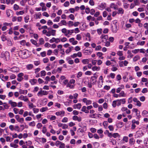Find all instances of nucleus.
Segmentation results:
<instances>
[{
    "label": "nucleus",
    "mask_w": 148,
    "mask_h": 148,
    "mask_svg": "<svg viewBox=\"0 0 148 148\" xmlns=\"http://www.w3.org/2000/svg\"><path fill=\"white\" fill-rule=\"evenodd\" d=\"M94 76L91 77L90 82L93 85L95 84L97 82V76H96V73H95L94 74Z\"/></svg>",
    "instance_id": "1"
},
{
    "label": "nucleus",
    "mask_w": 148,
    "mask_h": 148,
    "mask_svg": "<svg viewBox=\"0 0 148 148\" xmlns=\"http://www.w3.org/2000/svg\"><path fill=\"white\" fill-rule=\"evenodd\" d=\"M47 94V92L45 90H40L37 94L38 97H42L43 95H46Z\"/></svg>",
    "instance_id": "2"
},
{
    "label": "nucleus",
    "mask_w": 148,
    "mask_h": 148,
    "mask_svg": "<svg viewBox=\"0 0 148 148\" xmlns=\"http://www.w3.org/2000/svg\"><path fill=\"white\" fill-rule=\"evenodd\" d=\"M8 70L13 73H17L19 71V69L18 67L14 66L12 68H10Z\"/></svg>",
    "instance_id": "3"
},
{
    "label": "nucleus",
    "mask_w": 148,
    "mask_h": 148,
    "mask_svg": "<svg viewBox=\"0 0 148 148\" xmlns=\"http://www.w3.org/2000/svg\"><path fill=\"white\" fill-rule=\"evenodd\" d=\"M100 38L102 39L101 42H104L107 41L108 38V36L107 35L102 34L100 36Z\"/></svg>",
    "instance_id": "4"
},
{
    "label": "nucleus",
    "mask_w": 148,
    "mask_h": 148,
    "mask_svg": "<svg viewBox=\"0 0 148 148\" xmlns=\"http://www.w3.org/2000/svg\"><path fill=\"white\" fill-rule=\"evenodd\" d=\"M18 99L24 101L25 102H28L29 101L28 99L26 96H24L23 95H21L18 98Z\"/></svg>",
    "instance_id": "5"
},
{
    "label": "nucleus",
    "mask_w": 148,
    "mask_h": 148,
    "mask_svg": "<svg viewBox=\"0 0 148 148\" xmlns=\"http://www.w3.org/2000/svg\"><path fill=\"white\" fill-rule=\"evenodd\" d=\"M6 13L8 17L11 16L13 15V12L10 9L6 10Z\"/></svg>",
    "instance_id": "6"
},
{
    "label": "nucleus",
    "mask_w": 148,
    "mask_h": 148,
    "mask_svg": "<svg viewBox=\"0 0 148 148\" xmlns=\"http://www.w3.org/2000/svg\"><path fill=\"white\" fill-rule=\"evenodd\" d=\"M133 101L134 102L136 103V104H135L136 105L139 107L141 106V103L137 98H134L133 99Z\"/></svg>",
    "instance_id": "7"
},
{
    "label": "nucleus",
    "mask_w": 148,
    "mask_h": 148,
    "mask_svg": "<svg viewBox=\"0 0 148 148\" xmlns=\"http://www.w3.org/2000/svg\"><path fill=\"white\" fill-rule=\"evenodd\" d=\"M42 16V14L40 12H39L35 13L34 16V17L35 19H40Z\"/></svg>",
    "instance_id": "8"
},
{
    "label": "nucleus",
    "mask_w": 148,
    "mask_h": 148,
    "mask_svg": "<svg viewBox=\"0 0 148 148\" xmlns=\"http://www.w3.org/2000/svg\"><path fill=\"white\" fill-rule=\"evenodd\" d=\"M40 6L42 7V11H45L46 10L47 7L45 6V4L43 2H41L40 4Z\"/></svg>",
    "instance_id": "9"
},
{
    "label": "nucleus",
    "mask_w": 148,
    "mask_h": 148,
    "mask_svg": "<svg viewBox=\"0 0 148 148\" xmlns=\"http://www.w3.org/2000/svg\"><path fill=\"white\" fill-rule=\"evenodd\" d=\"M8 103L10 104L11 107H15L17 106V103L16 102L13 101L12 100H9L8 101Z\"/></svg>",
    "instance_id": "10"
},
{
    "label": "nucleus",
    "mask_w": 148,
    "mask_h": 148,
    "mask_svg": "<svg viewBox=\"0 0 148 148\" xmlns=\"http://www.w3.org/2000/svg\"><path fill=\"white\" fill-rule=\"evenodd\" d=\"M58 25L60 26H62V25L66 26L67 25V23L65 20H62L58 23Z\"/></svg>",
    "instance_id": "11"
},
{
    "label": "nucleus",
    "mask_w": 148,
    "mask_h": 148,
    "mask_svg": "<svg viewBox=\"0 0 148 148\" xmlns=\"http://www.w3.org/2000/svg\"><path fill=\"white\" fill-rule=\"evenodd\" d=\"M135 143V140L133 138H131L129 140V144L130 146L134 145Z\"/></svg>",
    "instance_id": "12"
},
{
    "label": "nucleus",
    "mask_w": 148,
    "mask_h": 148,
    "mask_svg": "<svg viewBox=\"0 0 148 148\" xmlns=\"http://www.w3.org/2000/svg\"><path fill=\"white\" fill-rule=\"evenodd\" d=\"M65 112L63 111L57 112L56 113V114L57 116H62L64 115Z\"/></svg>",
    "instance_id": "13"
},
{
    "label": "nucleus",
    "mask_w": 148,
    "mask_h": 148,
    "mask_svg": "<svg viewBox=\"0 0 148 148\" xmlns=\"http://www.w3.org/2000/svg\"><path fill=\"white\" fill-rule=\"evenodd\" d=\"M82 105L80 103H78L77 104H74L73 106V107L74 109H80Z\"/></svg>",
    "instance_id": "14"
},
{
    "label": "nucleus",
    "mask_w": 148,
    "mask_h": 148,
    "mask_svg": "<svg viewBox=\"0 0 148 148\" xmlns=\"http://www.w3.org/2000/svg\"><path fill=\"white\" fill-rule=\"evenodd\" d=\"M73 119L74 120L77 121L78 122H80L82 121V118L81 117H79L75 115L73 116Z\"/></svg>",
    "instance_id": "15"
},
{
    "label": "nucleus",
    "mask_w": 148,
    "mask_h": 148,
    "mask_svg": "<svg viewBox=\"0 0 148 148\" xmlns=\"http://www.w3.org/2000/svg\"><path fill=\"white\" fill-rule=\"evenodd\" d=\"M106 5V4L105 3H102L98 5V7L100 8L101 9L103 10L105 8Z\"/></svg>",
    "instance_id": "16"
},
{
    "label": "nucleus",
    "mask_w": 148,
    "mask_h": 148,
    "mask_svg": "<svg viewBox=\"0 0 148 148\" xmlns=\"http://www.w3.org/2000/svg\"><path fill=\"white\" fill-rule=\"evenodd\" d=\"M81 111L82 112H84L86 113H89V111L87 109V107L85 106H84L82 107Z\"/></svg>",
    "instance_id": "17"
},
{
    "label": "nucleus",
    "mask_w": 148,
    "mask_h": 148,
    "mask_svg": "<svg viewBox=\"0 0 148 148\" xmlns=\"http://www.w3.org/2000/svg\"><path fill=\"white\" fill-rule=\"evenodd\" d=\"M27 92V90H22V89H20L19 90V92L20 94H23L26 95Z\"/></svg>",
    "instance_id": "18"
},
{
    "label": "nucleus",
    "mask_w": 148,
    "mask_h": 148,
    "mask_svg": "<svg viewBox=\"0 0 148 148\" xmlns=\"http://www.w3.org/2000/svg\"><path fill=\"white\" fill-rule=\"evenodd\" d=\"M100 69V68L99 66H95L92 67V70L93 71H99Z\"/></svg>",
    "instance_id": "19"
},
{
    "label": "nucleus",
    "mask_w": 148,
    "mask_h": 148,
    "mask_svg": "<svg viewBox=\"0 0 148 148\" xmlns=\"http://www.w3.org/2000/svg\"><path fill=\"white\" fill-rule=\"evenodd\" d=\"M74 30H68L67 32V34H65L66 36H67L68 34L71 35L74 32Z\"/></svg>",
    "instance_id": "20"
},
{
    "label": "nucleus",
    "mask_w": 148,
    "mask_h": 148,
    "mask_svg": "<svg viewBox=\"0 0 148 148\" xmlns=\"http://www.w3.org/2000/svg\"><path fill=\"white\" fill-rule=\"evenodd\" d=\"M29 82L32 85H34L36 83L37 80L35 79H32L30 80Z\"/></svg>",
    "instance_id": "21"
},
{
    "label": "nucleus",
    "mask_w": 148,
    "mask_h": 148,
    "mask_svg": "<svg viewBox=\"0 0 148 148\" xmlns=\"http://www.w3.org/2000/svg\"><path fill=\"white\" fill-rule=\"evenodd\" d=\"M26 67L27 70H31L33 68V65L31 64H27L26 65Z\"/></svg>",
    "instance_id": "22"
},
{
    "label": "nucleus",
    "mask_w": 148,
    "mask_h": 148,
    "mask_svg": "<svg viewBox=\"0 0 148 148\" xmlns=\"http://www.w3.org/2000/svg\"><path fill=\"white\" fill-rule=\"evenodd\" d=\"M3 106L4 108H3V109H4V110L5 109H8L10 106L8 105V104L6 102H5L3 103Z\"/></svg>",
    "instance_id": "23"
},
{
    "label": "nucleus",
    "mask_w": 148,
    "mask_h": 148,
    "mask_svg": "<svg viewBox=\"0 0 148 148\" xmlns=\"http://www.w3.org/2000/svg\"><path fill=\"white\" fill-rule=\"evenodd\" d=\"M73 48V46L69 47L65 51V52L66 54H68L69 53L71 52L72 50V49Z\"/></svg>",
    "instance_id": "24"
},
{
    "label": "nucleus",
    "mask_w": 148,
    "mask_h": 148,
    "mask_svg": "<svg viewBox=\"0 0 148 148\" xmlns=\"http://www.w3.org/2000/svg\"><path fill=\"white\" fill-rule=\"evenodd\" d=\"M29 16L28 15H27L24 17L25 22V23H27L28 22L29 20Z\"/></svg>",
    "instance_id": "25"
},
{
    "label": "nucleus",
    "mask_w": 148,
    "mask_h": 148,
    "mask_svg": "<svg viewBox=\"0 0 148 148\" xmlns=\"http://www.w3.org/2000/svg\"><path fill=\"white\" fill-rule=\"evenodd\" d=\"M10 145L11 147H13L14 148H17L18 146V145L15 144L13 143H11Z\"/></svg>",
    "instance_id": "26"
},
{
    "label": "nucleus",
    "mask_w": 148,
    "mask_h": 148,
    "mask_svg": "<svg viewBox=\"0 0 148 148\" xmlns=\"http://www.w3.org/2000/svg\"><path fill=\"white\" fill-rule=\"evenodd\" d=\"M47 118L51 120H53L56 119V117L55 116L49 115L47 116Z\"/></svg>",
    "instance_id": "27"
},
{
    "label": "nucleus",
    "mask_w": 148,
    "mask_h": 148,
    "mask_svg": "<svg viewBox=\"0 0 148 148\" xmlns=\"http://www.w3.org/2000/svg\"><path fill=\"white\" fill-rule=\"evenodd\" d=\"M118 14H123L124 13V10L121 8H119L118 9Z\"/></svg>",
    "instance_id": "28"
},
{
    "label": "nucleus",
    "mask_w": 148,
    "mask_h": 148,
    "mask_svg": "<svg viewBox=\"0 0 148 148\" xmlns=\"http://www.w3.org/2000/svg\"><path fill=\"white\" fill-rule=\"evenodd\" d=\"M142 115L144 117H147L148 116V112L145 110L143 111Z\"/></svg>",
    "instance_id": "29"
},
{
    "label": "nucleus",
    "mask_w": 148,
    "mask_h": 148,
    "mask_svg": "<svg viewBox=\"0 0 148 148\" xmlns=\"http://www.w3.org/2000/svg\"><path fill=\"white\" fill-rule=\"evenodd\" d=\"M89 116L91 118L95 119L97 117V114L94 113L92 114H90Z\"/></svg>",
    "instance_id": "30"
},
{
    "label": "nucleus",
    "mask_w": 148,
    "mask_h": 148,
    "mask_svg": "<svg viewBox=\"0 0 148 148\" xmlns=\"http://www.w3.org/2000/svg\"><path fill=\"white\" fill-rule=\"evenodd\" d=\"M24 13L23 10H21L19 11H17L16 12V14L17 15H22Z\"/></svg>",
    "instance_id": "31"
},
{
    "label": "nucleus",
    "mask_w": 148,
    "mask_h": 148,
    "mask_svg": "<svg viewBox=\"0 0 148 148\" xmlns=\"http://www.w3.org/2000/svg\"><path fill=\"white\" fill-rule=\"evenodd\" d=\"M74 86V85H72L69 82H68L66 85L67 87H69L71 89L73 88Z\"/></svg>",
    "instance_id": "32"
},
{
    "label": "nucleus",
    "mask_w": 148,
    "mask_h": 148,
    "mask_svg": "<svg viewBox=\"0 0 148 148\" xmlns=\"http://www.w3.org/2000/svg\"><path fill=\"white\" fill-rule=\"evenodd\" d=\"M13 9L14 10H17L19 8V6L17 4H14L13 6Z\"/></svg>",
    "instance_id": "33"
},
{
    "label": "nucleus",
    "mask_w": 148,
    "mask_h": 148,
    "mask_svg": "<svg viewBox=\"0 0 148 148\" xmlns=\"http://www.w3.org/2000/svg\"><path fill=\"white\" fill-rule=\"evenodd\" d=\"M22 46H25V45L26 41L25 40H22L18 42Z\"/></svg>",
    "instance_id": "34"
},
{
    "label": "nucleus",
    "mask_w": 148,
    "mask_h": 148,
    "mask_svg": "<svg viewBox=\"0 0 148 148\" xmlns=\"http://www.w3.org/2000/svg\"><path fill=\"white\" fill-rule=\"evenodd\" d=\"M82 62L84 64H88L89 63V60L88 59H83Z\"/></svg>",
    "instance_id": "35"
},
{
    "label": "nucleus",
    "mask_w": 148,
    "mask_h": 148,
    "mask_svg": "<svg viewBox=\"0 0 148 148\" xmlns=\"http://www.w3.org/2000/svg\"><path fill=\"white\" fill-rule=\"evenodd\" d=\"M51 35L55 36L56 34V31L54 29H52L51 31H49Z\"/></svg>",
    "instance_id": "36"
},
{
    "label": "nucleus",
    "mask_w": 148,
    "mask_h": 148,
    "mask_svg": "<svg viewBox=\"0 0 148 148\" xmlns=\"http://www.w3.org/2000/svg\"><path fill=\"white\" fill-rule=\"evenodd\" d=\"M67 23V24L69 27L73 26V22L71 21H69Z\"/></svg>",
    "instance_id": "37"
},
{
    "label": "nucleus",
    "mask_w": 148,
    "mask_h": 148,
    "mask_svg": "<svg viewBox=\"0 0 148 148\" xmlns=\"http://www.w3.org/2000/svg\"><path fill=\"white\" fill-rule=\"evenodd\" d=\"M116 126L118 128H121L123 126V122H120L116 124Z\"/></svg>",
    "instance_id": "38"
},
{
    "label": "nucleus",
    "mask_w": 148,
    "mask_h": 148,
    "mask_svg": "<svg viewBox=\"0 0 148 148\" xmlns=\"http://www.w3.org/2000/svg\"><path fill=\"white\" fill-rule=\"evenodd\" d=\"M14 130L15 131H16L17 132H19L21 131V130L20 129L19 127L17 125H16L14 126Z\"/></svg>",
    "instance_id": "39"
},
{
    "label": "nucleus",
    "mask_w": 148,
    "mask_h": 148,
    "mask_svg": "<svg viewBox=\"0 0 148 148\" xmlns=\"http://www.w3.org/2000/svg\"><path fill=\"white\" fill-rule=\"evenodd\" d=\"M140 57L139 56L137 55L135 56L133 60L134 62H136L138 60H139Z\"/></svg>",
    "instance_id": "40"
},
{
    "label": "nucleus",
    "mask_w": 148,
    "mask_h": 148,
    "mask_svg": "<svg viewBox=\"0 0 148 148\" xmlns=\"http://www.w3.org/2000/svg\"><path fill=\"white\" fill-rule=\"evenodd\" d=\"M28 101V106L29 108L30 109H31L32 108H33L34 106L32 103L30 102L29 101Z\"/></svg>",
    "instance_id": "41"
},
{
    "label": "nucleus",
    "mask_w": 148,
    "mask_h": 148,
    "mask_svg": "<svg viewBox=\"0 0 148 148\" xmlns=\"http://www.w3.org/2000/svg\"><path fill=\"white\" fill-rule=\"evenodd\" d=\"M7 43L9 46H12L13 44V42L10 40H8L7 41Z\"/></svg>",
    "instance_id": "42"
},
{
    "label": "nucleus",
    "mask_w": 148,
    "mask_h": 148,
    "mask_svg": "<svg viewBox=\"0 0 148 148\" xmlns=\"http://www.w3.org/2000/svg\"><path fill=\"white\" fill-rule=\"evenodd\" d=\"M6 139V141L7 142H11V138L9 136H6L4 137Z\"/></svg>",
    "instance_id": "43"
},
{
    "label": "nucleus",
    "mask_w": 148,
    "mask_h": 148,
    "mask_svg": "<svg viewBox=\"0 0 148 148\" xmlns=\"http://www.w3.org/2000/svg\"><path fill=\"white\" fill-rule=\"evenodd\" d=\"M119 97H124L125 96V94L123 91H122L119 93Z\"/></svg>",
    "instance_id": "44"
},
{
    "label": "nucleus",
    "mask_w": 148,
    "mask_h": 148,
    "mask_svg": "<svg viewBox=\"0 0 148 148\" xmlns=\"http://www.w3.org/2000/svg\"><path fill=\"white\" fill-rule=\"evenodd\" d=\"M61 31L62 33L65 35L67 34V30L66 28H63L61 29Z\"/></svg>",
    "instance_id": "45"
},
{
    "label": "nucleus",
    "mask_w": 148,
    "mask_h": 148,
    "mask_svg": "<svg viewBox=\"0 0 148 148\" xmlns=\"http://www.w3.org/2000/svg\"><path fill=\"white\" fill-rule=\"evenodd\" d=\"M117 30V26L116 25H115L114 28L112 29V31L113 33H115L116 32Z\"/></svg>",
    "instance_id": "46"
},
{
    "label": "nucleus",
    "mask_w": 148,
    "mask_h": 148,
    "mask_svg": "<svg viewBox=\"0 0 148 148\" xmlns=\"http://www.w3.org/2000/svg\"><path fill=\"white\" fill-rule=\"evenodd\" d=\"M48 110V108L47 107H43L40 109V111L41 112H43Z\"/></svg>",
    "instance_id": "47"
},
{
    "label": "nucleus",
    "mask_w": 148,
    "mask_h": 148,
    "mask_svg": "<svg viewBox=\"0 0 148 148\" xmlns=\"http://www.w3.org/2000/svg\"><path fill=\"white\" fill-rule=\"evenodd\" d=\"M133 1L134 2V3L136 5H138L140 4L139 0H134Z\"/></svg>",
    "instance_id": "48"
},
{
    "label": "nucleus",
    "mask_w": 148,
    "mask_h": 148,
    "mask_svg": "<svg viewBox=\"0 0 148 148\" xmlns=\"http://www.w3.org/2000/svg\"><path fill=\"white\" fill-rule=\"evenodd\" d=\"M39 43L40 45H43L45 42V41L43 38H40L39 40Z\"/></svg>",
    "instance_id": "49"
},
{
    "label": "nucleus",
    "mask_w": 148,
    "mask_h": 148,
    "mask_svg": "<svg viewBox=\"0 0 148 148\" xmlns=\"http://www.w3.org/2000/svg\"><path fill=\"white\" fill-rule=\"evenodd\" d=\"M46 75V72L45 71H42L40 72V76L41 77L44 76Z\"/></svg>",
    "instance_id": "50"
},
{
    "label": "nucleus",
    "mask_w": 148,
    "mask_h": 148,
    "mask_svg": "<svg viewBox=\"0 0 148 148\" xmlns=\"http://www.w3.org/2000/svg\"><path fill=\"white\" fill-rule=\"evenodd\" d=\"M128 138L127 136H125L123 137L122 140L123 141L127 143L128 142Z\"/></svg>",
    "instance_id": "51"
},
{
    "label": "nucleus",
    "mask_w": 148,
    "mask_h": 148,
    "mask_svg": "<svg viewBox=\"0 0 148 148\" xmlns=\"http://www.w3.org/2000/svg\"><path fill=\"white\" fill-rule=\"evenodd\" d=\"M82 39V36L80 34H78L76 35V39L78 40H81Z\"/></svg>",
    "instance_id": "52"
},
{
    "label": "nucleus",
    "mask_w": 148,
    "mask_h": 148,
    "mask_svg": "<svg viewBox=\"0 0 148 148\" xmlns=\"http://www.w3.org/2000/svg\"><path fill=\"white\" fill-rule=\"evenodd\" d=\"M145 41H142L141 42H138L137 43V45H143L145 44Z\"/></svg>",
    "instance_id": "53"
},
{
    "label": "nucleus",
    "mask_w": 148,
    "mask_h": 148,
    "mask_svg": "<svg viewBox=\"0 0 148 148\" xmlns=\"http://www.w3.org/2000/svg\"><path fill=\"white\" fill-rule=\"evenodd\" d=\"M47 131V129L46 127L45 126H44L42 128V132L44 134H45Z\"/></svg>",
    "instance_id": "54"
},
{
    "label": "nucleus",
    "mask_w": 148,
    "mask_h": 148,
    "mask_svg": "<svg viewBox=\"0 0 148 148\" xmlns=\"http://www.w3.org/2000/svg\"><path fill=\"white\" fill-rule=\"evenodd\" d=\"M103 125L105 128L107 129L108 125V123L107 121H105L103 122Z\"/></svg>",
    "instance_id": "55"
},
{
    "label": "nucleus",
    "mask_w": 148,
    "mask_h": 148,
    "mask_svg": "<svg viewBox=\"0 0 148 148\" xmlns=\"http://www.w3.org/2000/svg\"><path fill=\"white\" fill-rule=\"evenodd\" d=\"M82 75V72L80 71L77 74V78H79V77H81Z\"/></svg>",
    "instance_id": "56"
},
{
    "label": "nucleus",
    "mask_w": 148,
    "mask_h": 148,
    "mask_svg": "<svg viewBox=\"0 0 148 148\" xmlns=\"http://www.w3.org/2000/svg\"><path fill=\"white\" fill-rule=\"evenodd\" d=\"M22 54L23 55V57L25 58H26L27 57V56L26 55V52L24 51H22Z\"/></svg>",
    "instance_id": "57"
},
{
    "label": "nucleus",
    "mask_w": 148,
    "mask_h": 148,
    "mask_svg": "<svg viewBox=\"0 0 148 148\" xmlns=\"http://www.w3.org/2000/svg\"><path fill=\"white\" fill-rule=\"evenodd\" d=\"M117 104V101L116 100L112 102V105L113 107L115 108Z\"/></svg>",
    "instance_id": "58"
},
{
    "label": "nucleus",
    "mask_w": 148,
    "mask_h": 148,
    "mask_svg": "<svg viewBox=\"0 0 148 148\" xmlns=\"http://www.w3.org/2000/svg\"><path fill=\"white\" fill-rule=\"evenodd\" d=\"M60 16H57L55 19L53 20L54 22H58L60 20Z\"/></svg>",
    "instance_id": "59"
},
{
    "label": "nucleus",
    "mask_w": 148,
    "mask_h": 148,
    "mask_svg": "<svg viewBox=\"0 0 148 148\" xmlns=\"http://www.w3.org/2000/svg\"><path fill=\"white\" fill-rule=\"evenodd\" d=\"M68 121V119L67 118L65 117L63 118L62 120V122L63 123H66Z\"/></svg>",
    "instance_id": "60"
},
{
    "label": "nucleus",
    "mask_w": 148,
    "mask_h": 148,
    "mask_svg": "<svg viewBox=\"0 0 148 148\" xmlns=\"http://www.w3.org/2000/svg\"><path fill=\"white\" fill-rule=\"evenodd\" d=\"M30 41L33 44L35 45H36L37 44L36 41L33 39H31Z\"/></svg>",
    "instance_id": "61"
},
{
    "label": "nucleus",
    "mask_w": 148,
    "mask_h": 148,
    "mask_svg": "<svg viewBox=\"0 0 148 148\" xmlns=\"http://www.w3.org/2000/svg\"><path fill=\"white\" fill-rule=\"evenodd\" d=\"M9 128L11 131H13L14 130V126L13 125H10L9 126Z\"/></svg>",
    "instance_id": "62"
},
{
    "label": "nucleus",
    "mask_w": 148,
    "mask_h": 148,
    "mask_svg": "<svg viewBox=\"0 0 148 148\" xmlns=\"http://www.w3.org/2000/svg\"><path fill=\"white\" fill-rule=\"evenodd\" d=\"M67 40V39L66 38L64 37L61 38H60V41L62 42H64L66 41Z\"/></svg>",
    "instance_id": "63"
},
{
    "label": "nucleus",
    "mask_w": 148,
    "mask_h": 148,
    "mask_svg": "<svg viewBox=\"0 0 148 148\" xmlns=\"http://www.w3.org/2000/svg\"><path fill=\"white\" fill-rule=\"evenodd\" d=\"M89 3L90 5L92 6H93L94 5L95 3L93 0H90Z\"/></svg>",
    "instance_id": "64"
}]
</instances>
